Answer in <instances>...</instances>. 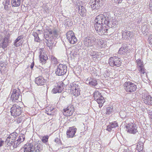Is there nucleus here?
<instances>
[{"label": "nucleus", "instance_id": "obj_57", "mask_svg": "<svg viewBox=\"0 0 152 152\" xmlns=\"http://www.w3.org/2000/svg\"><path fill=\"white\" fill-rule=\"evenodd\" d=\"M77 51V49H76V51Z\"/></svg>", "mask_w": 152, "mask_h": 152}, {"label": "nucleus", "instance_id": "obj_50", "mask_svg": "<svg viewBox=\"0 0 152 152\" xmlns=\"http://www.w3.org/2000/svg\"><path fill=\"white\" fill-rule=\"evenodd\" d=\"M99 42L101 44V45L102 46V48H103L104 45L103 40L102 39H100L99 40Z\"/></svg>", "mask_w": 152, "mask_h": 152}, {"label": "nucleus", "instance_id": "obj_56", "mask_svg": "<svg viewBox=\"0 0 152 152\" xmlns=\"http://www.w3.org/2000/svg\"><path fill=\"white\" fill-rule=\"evenodd\" d=\"M122 0H118L119 3H121Z\"/></svg>", "mask_w": 152, "mask_h": 152}, {"label": "nucleus", "instance_id": "obj_26", "mask_svg": "<svg viewBox=\"0 0 152 152\" xmlns=\"http://www.w3.org/2000/svg\"><path fill=\"white\" fill-rule=\"evenodd\" d=\"M78 8V12L81 16H84L86 15V10L85 7L82 6L77 5Z\"/></svg>", "mask_w": 152, "mask_h": 152}, {"label": "nucleus", "instance_id": "obj_45", "mask_svg": "<svg viewBox=\"0 0 152 152\" xmlns=\"http://www.w3.org/2000/svg\"><path fill=\"white\" fill-rule=\"evenodd\" d=\"M10 5L6 4H4V8L6 10H10Z\"/></svg>", "mask_w": 152, "mask_h": 152}, {"label": "nucleus", "instance_id": "obj_11", "mask_svg": "<svg viewBox=\"0 0 152 152\" xmlns=\"http://www.w3.org/2000/svg\"><path fill=\"white\" fill-rule=\"evenodd\" d=\"M108 63L111 66L119 67L121 66V62L120 58L115 56L110 57L109 59Z\"/></svg>", "mask_w": 152, "mask_h": 152}, {"label": "nucleus", "instance_id": "obj_15", "mask_svg": "<svg viewBox=\"0 0 152 152\" xmlns=\"http://www.w3.org/2000/svg\"><path fill=\"white\" fill-rule=\"evenodd\" d=\"M89 7H91L93 10L98 9L102 5V1L100 0H90L89 3Z\"/></svg>", "mask_w": 152, "mask_h": 152}, {"label": "nucleus", "instance_id": "obj_22", "mask_svg": "<svg viewBox=\"0 0 152 152\" xmlns=\"http://www.w3.org/2000/svg\"><path fill=\"white\" fill-rule=\"evenodd\" d=\"M39 58L40 62L42 64H45L48 59V56L43 51L40 52Z\"/></svg>", "mask_w": 152, "mask_h": 152}, {"label": "nucleus", "instance_id": "obj_52", "mask_svg": "<svg viewBox=\"0 0 152 152\" xmlns=\"http://www.w3.org/2000/svg\"><path fill=\"white\" fill-rule=\"evenodd\" d=\"M122 152H131V151L129 149L127 148L124 149Z\"/></svg>", "mask_w": 152, "mask_h": 152}, {"label": "nucleus", "instance_id": "obj_36", "mask_svg": "<svg viewBox=\"0 0 152 152\" xmlns=\"http://www.w3.org/2000/svg\"><path fill=\"white\" fill-rule=\"evenodd\" d=\"M33 35L34 37V41L38 42H39L40 39L38 34L37 33L34 32L33 33Z\"/></svg>", "mask_w": 152, "mask_h": 152}, {"label": "nucleus", "instance_id": "obj_2", "mask_svg": "<svg viewBox=\"0 0 152 152\" xmlns=\"http://www.w3.org/2000/svg\"><path fill=\"white\" fill-rule=\"evenodd\" d=\"M17 135L16 132H13L9 135L6 139L5 143L10 146V148L11 149L15 148L18 145V142H16V141Z\"/></svg>", "mask_w": 152, "mask_h": 152}, {"label": "nucleus", "instance_id": "obj_33", "mask_svg": "<svg viewBox=\"0 0 152 152\" xmlns=\"http://www.w3.org/2000/svg\"><path fill=\"white\" fill-rule=\"evenodd\" d=\"M90 54L94 60V58L96 59L97 58L98 56V53L97 52L94 51L93 50H91L90 51Z\"/></svg>", "mask_w": 152, "mask_h": 152}, {"label": "nucleus", "instance_id": "obj_10", "mask_svg": "<svg viewBox=\"0 0 152 152\" xmlns=\"http://www.w3.org/2000/svg\"><path fill=\"white\" fill-rule=\"evenodd\" d=\"M105 21L104 22V25L106 27L107 26L110 28L114 27L116 24L117 21L114 18L108 15L105 20Z\"/></svg>", "mask_w": 152, "mask_h": 152}, {"label": "nucleus", "instance_id": "obj_14", "mask_svg": "<svg viewBox=\"0 0 152 152\" xmlns=\"http://www.w3.org/2000/svg\"><path fill=\"white\" fill-rule=\"evenodd\" d=\"M66 38L68 42L70 44H74L77 42V38L75 37L74 33L72 31H69L67 33Z\"/></svg>", "mask_w": 152, "mask_h": 152}, {"label": "nucleus", "instance_id": "obj_24", "mask_svg": "<svg viewBox=\"0 0 152 152\" xmlns=\"http://www.w3.org/2000/svg\"><path fill=\"white\" fill-rule=\"evenodd\" d=\"M63 89V83L59 85L58 84L57 86L55 87L52 90V92L53 93H59L61 92Z\"/></svg>", "mask_w": 152, "mask_h": 152}, {"label": "nucleus", "instance_id": "obj_12", "mask_svg": "<svg viewBox=\"0 0 152 152\" xmlns=\"http://www.w3.org/2000/svg\"><path fill=\"white\" fill-rule=\"evenodd\" d=\"M95 28L98 32L102 35H106L107 29L106 28L105 26L102 24L96 23L94 24Z\"/></svg>", "mask_w": 152, "mask_h": 152}, {"label": "nucleus", "instance_id": "obj_5", "mask_svg": "<svg viewBox=\"0 0 152 152\" xmlns=\"http://www.w3.org/2000/svg\"><path fill=\"white\" fill-rule=\"evenodd\" d=\"M11 92L12 94L10 98L13 102H17L21 101L20 92L18 89H12Z\"/></svg>", "mask_w": 152, "mask_h": 152}, {"label": "nucleus", "instance_id": "obj_51", "mask_svg": "<svg viewBox=\"0 0 152 152\" xmlns=\"http://www.w3.org/2000/svg\"><path fill=\"white\" fill-rule=\"evenodd\" d=\"M10 0H5L4 4L10 5Z\"/></svg>", "mask_w": 152, "mask_h": 152}, {"label": "nucleus", "instance_id": "obj_53", "mask_svg": "<svg viewBox=\"0 0 152 152\" xmlns=\"http://www.w3.org/2000/svg\"><path fill=\"white\" fill-rule=\"evenodd\" d=\"M73 51V50H72L71 52V53L73 55V56H75L77 54V52L74 53Z\"/></svg>", "mask_w": 152, "mask_h": 152}, {"label": "nucleus", "instance_id": "obj_47", "mask_svg": "<svg viewBox=\"0 0 152 152\" xmlns=\"http://www.w3.org/2000/svg\"><path fill=\"white\" fill-rule=\"evenodd\" d=\"M112 128H111V126L109 124L107 126V130L109 132H110L112 130Z\"/></svg>", "mask_w": 152, "mask_h": 152}, {"label": "nucleus", "instance_id": "obj_17", "mask_svg": "<svg viewBox=\"0 0 152 152\" xmlns=\"http://www.w3.org/2000/svg\"><path fill=\"white\" fill-rule=\"evenodd\" d=\"M136 62L138 70L142 74L141 75V76L142 77L143 75H144L145 73V74L146 76L147 74L145 72V70L144 69L142 61L140 59H138L136 60Z\"/></svg>", "mask_w": 152, "mask_h": 152}, {"label": "nucleus", "instance_id": "obj_49", "mask_svg": "<svg viewBox=\"0 0 152 152\" xmlns=\"http://www.w3.org/2000/svg\"><path fill=\"white\" fill-rule=\"evenodd\" d=\"M4 143V141L2 140V139L0 138V147L2 146Z\"/></svg>", "mask_w": 152, "mask_h": 152}, {"label": "nucleus", "instance_id": "obj_21", "mask_svg": "<svg viewBox=\"0 0 152 152\" xmlns=\"http://www.w3.org/2000/svg\"><path fill=\"white\" fill-rule=\"evenodd\" d=\"M35 82L38 86H42L45 84L46 80L43 77L40 76L35 78Z\"/></svg>", "mask_w": 152, "mask_h": 152}, {"label": "nucleus", "instance_id": "obj_55", "mask_svg": "<svg viewBox=\"0 0 152 152\" xmlns=\"http://www.w3.org/2000/svg\"><path fill=\"white\" fill-rule=\"evenodd\" d=\"M34 62H33L30 65L31 68L32 69L34 66Z\"/></svg>", "mask_w": 152, "mask_h": 152}, {"label": "nucleus", "instance_id": "obj_39", "mask_svg": "<svg viewBox=\"0 0 152 152\" xmlns=\"http://www.w3.org/2000/svg\"><path fill=\"white\" fill-rule=\"evenodd\" d=\"M113 109L112 107H108L106 109V113L110 114L113 111Z\"/></svg>", "mask_w": 152, "mask_h": 152}, {"label": "nucleus", "instance_id": "obj_19", "mask_svg": "<svg viewBox=\"0 0 152 152\" xmlns=\"http://www.w3.org/2000/svg\"><path fill=\"white\" fill-rule=\"evenodd\" d=\"M107 16H105L103 14H100L96 16L95 19V21L96 23L102 24V25H104V22L105 21Z\"/></svg>", "mask_w": 152, "mask_h": 152}, {"label": "nucleus", "instance_id": "obj_1", "mask_svg": "<svg viewBox=\"0 0 152 152\" xmlns=\"http://www.w3.org/2000/svg\"><path fill=\"white\" fill-rule=\"evenodd\" d=\"M58 36V32L55 29L52 30L48 28L45 30L44 37L47 46L50 49H52L54 46V39Z\"/></svg>", "mask_w": 152, "mask_h": 152}, {"label": "nucleus", "instance_id": "obj_6", "mask_svg": "<svg viewBox=\"0 0 152 152\" xmlns=\"http://www.w3.org/2000/svg\"><path fill=\"white\" fill-rule=\"evenodd\" d=\"M124 88L128 93H133L137 89V86L134 83L129 81L125 82L124 84Z\"/></svg>", "mask_w": 152, "mask_h": 152}, {"label": "nucleus", "instance_id": "obj_44", "mask_svg": "<svg viewBox=\"0 0 152 152\" xmlns=\"http://www.w3.org/2000/svg\"><path fill=\"white\" fill-rule=\"evenodd\" d=\"M110 125L112 128H115L118 126L117 124L115 123H110Z\"/></svg>", "mask_w": 152, "mask_h": 152}, {"label": "nucleus", "instance_id": "obj_20", "mask_svg": "<svg viewBox=\"0 0 152 152\" xmlns=\"http://www.w3.org/2000/svg\"><path fill=\"white\" fill-rule=\"evenodd\" d=\"M77 131V129L74 127H70L66 132L67 137H73Z\"/></svg>", "mask_w": 152, "mask_h": 152}, {"label": "nucleus", "instance_id": "obj_29", "mask_svg": "<svg viewBox=\"0 0 152 152\" xmlns=\"http://www.w3.org/2000/svg\"><path fill=\"white\" fill-rule=\"evenodd\" d=\"M143 143L141 142H139L137 145L136 152H143Z\"/></svg>", "mask_w": 152, "mask_h": 152}, {"label": "nucleus", "instance_id": "obj_23", "mask_svg": "<svg viewBox=\"0 0 152 152\" xmlns=\"http://www.w3.org/2000/svg\"><path fill=\"white\" fill-rule=\"evenodd\" d=\"M87 84L90 86H95L97 84V81L96 79L91 78H88L86 81Z\"/></svg>", "mask_w": 152, "mask_h": 152}, {"label": "nucleus", "instance_id": "obj_35", "mask_svg": "<svg viewBox=\"0 0 152 152\" xmlns=\"http://www.w3.org/2000/svg\"><path fill=\"white\" fill-rule=\"evenodd\" d=\"M93 49L97 50L98 49H100L102 48V46L101 45V44L99 43V41L98 42H96L94 45Z\"/></svg>", "mask_w": 152, "mask_h": 152}, {"label": "nucleus", "instance_id": "obj_9", "mask_svg": "<svg viewBox=\"0 0 152 152\" xmlns=\"http://www.w3.org/2000/svg\"><path fill=\"white\" fill-rule=\"evenodd\" d=\"M71 94L75 96H78L80 94V90L78 84L73 83L70 84L69 89Z\"/></svg>", "mask_w": 152, "mask_h": 152}, {"label": "nucleus", "instance_id": "obj_28", "mask_svg": "<svg viewBox=\"0 0 152 152\" xmlns=\"http://www.w3.org/2000/svg\"><path fill=\"white\" fill-rule=\"evenodd\" d=\"M122 37L126 39L132 34V32L128 31H122Z\"/></svg>", "mask_w": 152, "mask_h": 152}, {"label": "nucleus", "instance_id": "obj_7", "mask_svg": "<svg viewBox=\"0 0 152 152\" xmlns=\"http://www.w3.org/2000/svg\"><path fill=\"white\" fill-rule=\"evenodd\" d=\"M93 94L94 100L96 101L99 104V107H101L105 101L104 97L100 91H95Z\"/></svg>", "mask_w": 152, "mask_h": 152}, {"label": "nucleus", "instance_id": "obj_54", "mask_svg": "<svg viewBox=\"0 0 152 152\" xmlns=\"http://www.w3.org/2000/svg\"><path fill=\"white\" fill-rule=\"evenodd\" d=\"M10 36V34H8L6 35V36L4 38H6L8 39H9V37Z\"/></svg>", "mask_w": 152, "mask_h": 152}, {"label": "nucleus", "instance_id": "obj_40", "mask_svg": "<svg viewBox=\"0 0 152 152\" xmlns=\"http://www.w3.org/2000/svg\"><path fill=\"white\" fill-rule=\"evenodd\" d=\"M24 138H23L22 136H19L18 137V139L17 140L16 139V142H18V145L19 144L22 142H23L24 141Z\"/></svg>", "mask_w": 152, "mask_h": 152}, {"label": "nucleus", "instance_id": "obj_32", "mask_svg": "<svg viewBox=\"0 0 152 152\" xmlns=\"http://www.w3.org/2000/svg\"><path fill=\"white\" fill-rule=\"evenodd\" d=\"M22 38V36L20 35L18 36L14 42V45L16 47H18L20 45V41Z\"/></svg>", "mask_w": 152, "mask_h": 152}, {"label": "nucleus", "instance_id": "obj_25", "mask_svg": "<svg viewBox=\"0 0 152 152\" xmlns=\"http://www.w3.org/2000/svg\"><path fill=\"white\" fill-rule=\"evenodd\" d=\"M143 99V101L145 104L148 105H152V97L150 95H145Z\"/></svg>", "mask_w": 152, "mask_h": 152}, {"label": "nucleus", "instance_id": "obj_34", "mask_svg": "<svg viewBox=\"0 0 152 152\" xmlns=\"http://www.w3.org/2000/svg\"><path fill=\"white\" fill-rule=\"evenodd\" d=\"M53 109L54 108L52 107H47L45 110V113L48 115L53 114V113L52 111Z\"/></svg>", "mask_w": 152, "mask_h": 152}, {"label": "nucleus", "instance_id": "obj_30", "mask_svg": "<svg viewBox=\"0 0 152 152\" xmlns=\"http://www.w3.org/2000/svg\"><path fill=\"white\" fill-rule=\"evenodd\" d=\"M141 30L143 34L147 35L149 32V29L147 25H144L142 26Z\"/></svg>", "mask_w": 152, "mask_h": 152}, {"label": "nucleus", "instance_id": "obj_8", "mask_svg": "<svg viewBox=\"0 0 152 152\" xmlns=\"http://www.w3.org/2000/svg\"><path fill=\"white\" fill-rule=\"evenodd\" d=\"M22 112V108L16 104H14L10 109L11 115L14 117L19 116Z\"/></svg>", "mask_w": 152, "mask_h": 152}, {"label": "nucleus", "instance_id": "obj_37", "mask_svg": "<svg viewBox=\"0 0 152 152\" xmlns=\"http://www.w3.org/2000/svg\"><path fill=\"white\" fill-rule=\"evenodd\" d=\"M48 138L49 137L48 136H44L42 137V141L44 143H45L46 144H47V142L48 141Z\"/></svg>", "mask_w": 152, "mask_h": 152}, {"label": "nucleus", "instance_id": "obj_41", "mask_svg": "<svg viewBox=\"0 0 152 152\" xmlns=\"http://www.w3.org/2000/svg\"><path fill=\"white\" fill-rule=\"evenodd\" d=\"M66 22L65 25L69 27L72 25V23L70 20L66 19Z\"/></svg>", "mask_w": 152, "mask_h": 152}, {"label": "nucleus", "instance_id": "obj_42", "mask_svg": "<svg viewBox=\"0 0 152 152\" xmlns=\"http://www.w3.org/2000/svg\"><path fill=\"white\" fill-rule=\"evenodd\" d=\"M51 61L54 64H56L58 62L57 60L55 57L53 56L51 57Z\"/></svg>", "mask_w": 152, "mask_h": 152}, {"label": "nucleus", "instance_id": "obj_27", "mask_svg": "<svg viewBox=\"0 0 152 152\" xmlns=\"http://www.w3.org/2000/svg\"><path fill=\"white\" fill-rule=\"evenodd\" d=\"M10 42V40L6 38H4L2 40V42L0 44V46L3 48H5L8 45Z\"/></svg>", "mask_w": 152, "mask_h": 152}, {"label": "nucleus", "instance_id": "obj_43", "mask_svg": "<svg viewBox=\"0 0 152 152\" xmlns=\"http://www.w3.org/2000/svg\"><path fill=\"white\" fill-rule=\"evenodd\" d=\"M148 41L151 45H152V34L149 36L148 38Z\"/></svg>", "mask_w": 152, "mask_h": 152}, {"label": "nucleus", "instance_id": "obj_16", "mask_svg": "<svg viewBox=\"0 0 152 152\" xmlns=\"http://www.w3.org/2000/svg\"><path fill=\"white\" fill-rule=\"evenodd\" d=\"M126 127V130L128 132L134 134L137 132V125L134 123H129Z\"/></svg>", "mask_w": 152, "mask_h": 152}, {"label": "nucleus", "instance_id": "obj_3", "mask_svg": "<svg viewBox=\"0 0 152 152\" xmlns=\"http://www.w3.org/2000/svg\"><path fill=\"white\" fill-rule=\"evenodd\" d=\"M40 145L37 144L34 145V147L33 144L27 143L23 147L24 152H41Z\"/></svg>", "mask_w": 152, "mask_h": 152}, {"label": "nucleus", "instance_id": "obj_13", "mask_svg": "<svg viewBox=\"0 0 152 152\" xmlns=\"http://www.w3.org/2000/svg\"><path fill=\"white\" fill-rule=\"evenodd\" d=\"M67 67L65 65L59 64L56 71V74L58 76L63 75L66 72Z\"/></svg>", "mask_w": 152, "mask_h": 152}, {"label": "nucleus", "instance_id": "obj_31", "mask_svg": "<svg viewBox=\"0 0 152 152\" xmlns=\"http://www.w3.org/2000/svg\"><path fill=\"white\" fill-rule=\"evenodd\" d=\"M21 0H11V5L12 7H18L20 4Z\"/></svg>", "mask_w": 152, "mask_h": 152}, {"label": "nucleus", "instance_id": "obj_18", "mask_svg": "<svg viewBox=\"0 0 152 152\" xmlns=\"http://www.w3.org/2000/svg\"><path fill=\"white\" fill-rule=\"evenodd\" d=\"M74 109L72 105H69L66 108L64 109L63 113L64 115L66 116H70L72 115L74 112Z\"/></svg>", "mask_w": 152, "mask_h": 152}, {"label": "nucleus", "instance_id": "obj_38", "mask_svg": "<svg viewBox=\"0 0 152 152\" xmlns=\"http://www.w3.org/2000/svg\"><path fill=\"white\" fill-rule=\"evenodd\" d=\"M126 48L125 47H122L119 49L118 53L120 54H123L126 51Z\"/></svg>", "mask_w": 152, "mask_h": 152}, {"label": "nucleus", "instance_id": "obj_46", "mask_svg": "<svg viewBox=\"0 0 152 152\" xmlns=\"http://www.w3.org/2000/svg\"><path fill=\"white\" fill-rule=\"evenodd\" d=\"M148 114L149 116V118L151 120V121H152V112L150 110H149L148 111Z\"/></svg>", "mask_w": 152, "mask_h": 152}, {"label": "nucleus", "instance_id": "obj_4", "mask_svg": "<svg viewBox=\"0 0 152 152\" xmlns=\"http://www.w3.org/2000/svg\"><path fill=\"white\" fill-rule=\"evenodd\" d=\"M96 41V38L92 35H89L85 37L84 40V45L91 49H93L94 43Z\"/></svg>", "mask_w": 152, "mask_h": 152}, {"label": "nucleus", "instance_id": "obj_48", "mask_svg": "<svg viewBox=\"0 0 152 152\" xmlns=\"http://www.w3.org/2000/svg\"><path fill=\"white\" fill-rule=\"evenodd\" d=\"M150 9L151 12H152V0H150L149 4Z\"/></svg>", "mask_w": 152, "mask_h": 152}]
</instances>
